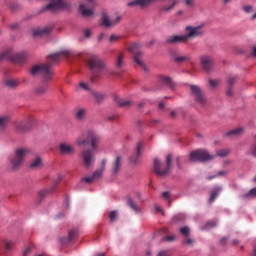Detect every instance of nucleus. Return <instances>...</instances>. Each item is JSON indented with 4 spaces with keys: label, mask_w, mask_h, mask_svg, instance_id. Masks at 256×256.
Returning <instances> with one entry per match:
<instances>
[{
    "label": "nucleus",
    "mask_w": 256,
    "mask_h": 256,
    "mask_svg": "<svg viewBox=\"0 0 256 256\" xmlns=\"http://www.w3.org/2000/svg\"><path fill=\"white\" fill-rule=\"evenodd\" d=\"M89 143L91 148L83 149L80 153L82 165H84L86 169H91V167L95 165L96 151L99 149V143H101V135L94 130H87L85 134H82L76 139L78 147L89 145Z\"/></svg>",
    "instance_id": "1"
},
{
    "label": "nucleus",
    "mask_w": 256,
    "mask_h": 256,
    "mask_svg": "<svg viewBox=\"0 0 256 256\" xmlns=\"http://www.w3.org/2000/svg\"><path fill=\"white\" fill-rule=\"evenodd\" d=\"M86 63L91 71V83H97V81L103 77V73H109V67H107V63H105V61H103V59L97 55L89 56L86 60Z\"/></svg>",
    "instance_id": "2"
},
{
    "label": "nucleus",
    "mask_w": 256,
    "mask_h": 256,
    "mask_svg": "<svg viewBox=\"0 0 256 256\" xmlns=\"http://www.w3.org/2000/svg\"><path fill=\"white\" fill-rule=\"evenodd\" d=\"M186 31H187L186 35L169 36L166 39V43H168V45H177V43H187L189 39H195L197 37H201L205 35V30L203 29V25L187 26Z\"/></svg>",
    "instance_id": "3"
},
{
    "label": "nucleus",
    "mask_w": 256,
    "mask_h": 256,
    "mask_svg": "<svg viewBox=\"0 0 256 256\" xmlns=\"http://www.w3.org/2000/svg\"><path fill=\"white\" fill-rule=\"evenodd\" d=\"M29 153H31V150L27 147H19L15 149L14 155L10 156L9 158L13 171H18V169H21Z\"/></svg>",
    "instance_id": "4"
},
{
    "label": "nucleus",
    "mask_w": 256,
    "mask_h": 256,
    "mask_svg": "<svg viewBox=\"0 0 256 256\" xmlns=\"http://www.w3.org/2000/svg\"><path fill=\"white\" fill-rule=\"evenodd\" d=\"M53 64L51 62L46 64L35 65L31 68L30 73L35 77V75H42L44 83H49L53 81Z\"/></svg>",
    "instance_id": "5"
},
{
    "label": "nucleus",
    "mask_w": 256,
    "mask_h": 256,
    "mask_svg": "<svg viewBox=\"0 0 256 256\" xmlns=\"http://www.w3.org/2000/svg\"><path fill=\"white\" fill-rule=\"evenodd\" d=\"M173 163V154H168L166 156V166L161 165L159 159H154V172L158 177H165L167 173L171 171V165Z\"/></svg>",
    "instance_id": "6"
},
{
    "label": "nucleus",
    "mask_w": 256,
    "mask_h": 256,
    "mask_svg": "<svg viewBox=\"0 0 256 256\" xmlns=\"http://www.w3.org/2000/svg\"><path fill=\"white\" fill-rule=\"evenodd\" d=\"M33 127H35V119L33 117H28L14 123V131L19 135L29 133Z\"/></svg>",
    "instance_id": "7"
},
{
    "label": "nucleus",
    "mask_w": 256,
    "mask_h": 256,
    "mask_svg": "<svg viewBox=\"0 0 256 256\" xmlns=\"http://www.w3.org/2000/svg\"><path fill=\"white\" fill-rule=\"evenodd\" d=\"M215 159V155L210 154L207 150H195L190 153V161L192 163H205L207 161H213Z\"/></svg>",
    "instance_id": "8"
},
{
    "label": "nucleus",
    "mask_w": 256,
    "mask_h": 256,
    "mask_svg": "<svg viewBox=\"0 0 256 256\" xmlns=\"http://www.w3.org/2000/svg\"><path fill=\"white\" fill-rule=\"evenodd\" d=\"M79 11L82 17L93 19L95 17V0H86L85 4H80Z\"/></svg>",
    "instance_id": "9"
},
{
    "label": "nucleus",
    "mask_w": 256,
    "mask_h": 256,
    "mask_svg": "<svg viewBox=\"0 0 256 256\" xmlns=\"http://www.w3.org/2000/svg\"><path fill=\"white\" fill-rule=\"evenodd\" d=\"M190 91L196 103L199 104L200 107H205L207 105L208 101L207 97H205V92H203L199 86L190 85Z\"/></svg>",
    "instance_id": "10"
},
{
    "label": "nucleus",
    "mask_w": 256,
    "mask_h": 256,
    "mask_svg": "<svg viewBox=\"0 0 256 256\" xmlns=\"http://www.w3.org/2000/svg\"><path fill=\"white\" fill-rule=\"evenodd\" d=\"M129 51L132 53L134 61L139 65V67H142L144 71H147V66H145V63L141 61V58L143 57V51H141V45L137 42L133 43Z\"/></svg>",
    "instance_id": "11"
},
{
    "label": "nucleus",
    "mask_w": 256,
    "mask_h": 256,
    "mask_svg": "<svg viewBox=\"0 0 256 256\" xmlns=\"http://www.w3.org/2000/svg\"><path fill=\"white\" fill-rule=\"evenodd\" d=\"M50 3L45 6L44 11H61L69 9V3L65 0H49Z\"/></svg>",
    "instance_id": "12"
},
{
    "label": "nucleus",
    "mask_w": 256,
    "mask_h": 256,
    "mask_svg": "<svg viewBox=\"0 0 256 256\" xmlns=\"http://www.w3.org/2000/svg\"><path fill=\"white\" fill-rule=\"evenodd\" d=\"M200 65L206 73H211L213 71V65H214V60L213 57L209 55H203L200 57Z\"/></svg>",
    "instance_id": "13"
},
{
    "label": "nucleus",
    "mask_w": 256,
    "mask_h": 256,
    "mask_svg": "<svg viewBox=\"0 0 256 256\" xmlns=\"http://www.w3.org/2000/svg\"><path fill=\"white\" fill-rule=\"evenodd\" d=\"M121 167H123V157L116 156L114 161L111 164V173L112 175H117L119 171H121Z\"/></svg>",
    "instance_id": "14"
},
{
    "label": "nucleus",
    "mask_w": 256,
    "mask_h": 256,
    "mask_svg": "<svg viewBox=\"0 0 256 256\" xmlns=\"http://www.w3.org/2000/svg\"><path fill=\"white\" fill-rule=\"evenodd\" d=\"M61 55H65V57H77V56L79 57L81 54H75L70 50H64L59 53L48 56V59H51L52 61L55 62L59 60V57H61Z\"/></svg>",
    "instance_id": "15"
},
{
    "label": "nucleus",
    "mask_w": 256,
    "mask_h": 256,
    "mask_svg": "<svg viewBox=\"0 0 256 256\" xmlns=\"http://www.w3.org/2000/svg\"><path fill=\"white\" fill-rule=\"evenodd\" d=\"M59 151H60L61 155H74L75 154V148L65 142H63L59 145Z\"/></svg>",
    "instance_id": "16"
},
{
    "label": "nucleus",
    "mask_w": 256,
    "mask_h": 256,
    "mask_svg": "<svg viewBox=\"0 0 256 256\" xmlns=\"http://www.w3.org/2000/svg\"><path fill=\"white\" fill-rule=\"evenodd\" d=\"M141 149H143V144L139 142L136 146V153L130 157V163L137 165L139 163V158L141 157Z\"/></svg>",
    "instance_id": "17"
},
{
    "label": "nucleus",
    "mask_w": 256,
    "mask_h": 256,
    "mask_svg": "<svg viewBox=\"0 0 256 256\" xmlns=\"http://www.w3.org/2000/svg\"><path fill=\"white\" fill-rule=\"evenodd\" d=\"M79 237V231L77 229H72L69 231L68 238H61L60 242L65 245L66 243H69L73 241L74 239H77Z\"/></svg>",
    "instance_id": "18"
},
{
    "label": "nucleus",
    "mask_w": 256,
    "mask_h": 256,
    "mask_svg": "<svg viewBox=\"0 0 256 256\" xmlns=\"http://www.w3.org/2000/svg\"><path fill=\"white\" fill-rule=\"evenodd\" d=\"M43 167V158L41 156H37L36 158L32 159L29 168L32 170L41 169Z\"/></svg>",
    "instance_id": "19"
},
{
    "label": "nucleus",
    "mask_w": 256,
    "mask_h": 256,
    "mask_svg": "<svg viewBox=\"0 0 256 256\" xmlns=\"http://www.w3.org/2000/svg\"><path fill=\"white\" fill-rule=\"evenodd\" d=\"M155 0H134L127 4L128 7H147L149 3H152Z\"/></svg>",
    "instance_id": "20"
},
{
    "label": "nucleus",
    "mask_w": 256,
    "mask_h": 256,
    "mask_svg": "<svg viewBox=\"0 0 256 256\" xmlns=\"http://www.w3.org/2000/svg\"><path fill=\"white\" fill-rule=\"evenodd\" d=\"M159 83L161 85H166L167 87H170V89H175V82H173V79H171V77L169 76H160Z\"/></svg>",
    "instance_id": "21"
},
{
    "label": "nucleus",
    "mask_w": 256,
    "mask_h": 256,
    "mask_svg": "<svg viewBox=\"0 0 256 256\" xmlns=\"http://www.w3.org/2000/svg\"><path fill=\"white\" fill-rule=\"evenodd\" d=\"M9 123H11V118H9V116L0 115V132L5 131Z\"/></svg>",
    "instance_id": "22"
},
{
    "label": "nucleus",
    "mask_w": 256,
    "mask_h": 256,
    "mask_svg": "<svg viewBox=\"0 0 256 256\" xmlns=\"http://www.w3.org/2000/svg\"><path fill=\"white\" fill-rule=\"evenodd\" d=\"M221 191H223V188H221L220 186L213 188L210 192L209 203H213V201H215V199L219 197Z\"/></svg>",
    "instance_id": "23"
},
{
    "label": "nucleus",
    "mask_w": 256,
    "mask_h": 256,
    "mask_svg": "<svg viewBox=\"0 0 256 256\" xmlns=\"http://www.w3.org/2000/svg\"><path fill=\"white\" fill-rule=\"evenodd\" d=\"M115 102L117 103L118 107H123L125 109H129V107H131V105H133V103L129 100H123L119 97L115 98Z\"/></svg>",
    "instance_id": "24"
},
{
    "label": "nucleus",
    "mask_w": 256,
    "mask_h": 256,
    "mask_svg": "<svg viewBox=\"0 0 256 256\" xmlns=\"http://www.w3.org/2000/svg\"><path fill=\"white\" fill-rule=\"evenodd\" d=\"M5 59L8 61H15V57L13 56L11 49L6 50L4 53L0 54V63L1 61H5Z\"/></svg>",
    "instance_id": "25"
},
{
    "label": "nucleus",
    "mask_w": 256,
    "mask_h": 256,
    "mask_svg": "<svg viewBox=\"0 0 256 256\" xmlns=\"http://www.w3.org/2000/svg\"><path fill=\"white\" fill-rule=\"evenodd\" d=\"M101 24L104 26V27H113L115 25V22L111 21L109 19V16H107V13H102V22Z\"/></svg>",
    "instance_id": "26"
},
{
    "label": "nucleus",
    "mask_w": 256,
    "mask_h": 256,
    "mask_svg": "<svg viewBox=\"0 0 256 256\" xmlns=\"http://www.w3.org/2000/svg\"><path fill=\"white\" fill-rule=\"evenodd\" d=\"M173 60L175 61V63H185L187 61H191V56H189V55H185V56L174 55Z\"/></svg>",
    "instance_id": "27"
},
{
    "label": "nucleus",
    "mask_w": 256,
    "mask_h": 256,
    "mask_svg": "<svg viewBox=\"0 0 256 256\" xmlns=\"http://www.w3.org/2000/svg\"><path fill=\"white\" fill-rule=\"evenodd\" d=\"M5 83L6 86L9 87V89H16V87H19V85H21V82L18 79H8Z\"/></svg>",
    "instance_id": "28"
},
{
    "label": "nucleus",
    "mask_w": 256,
    "mask_h": 256,
    "mask_svg": "<svg viewBox=\"0 0 256 256\" xmlns=\"http://www.w3.org/2000/svg\"><path fill=\"white\" fill-rule=\"evenodd\" d=\"M53 31V26L46 27L43 29L34 30V35H49Z\"/></svg>",
    "instance_id": "29"
},
{
    "label": "nucleus",
    "mask_w": 256,
    "mask_h": 256,
    "mask_svg": "<svg viewBox=\"0 0 256 256\" xmlns=\"http://www.w3.org/2000/svg\"><path fill=\"white\" fill-rule=\"evenodd\" d=\"M125 59V53L124 52H121L119 55H118V58H117V61H116V67L117 69H122L123 68V64H124V60Z\"/></svg>",
    "instance_id": "30"
},
{
    "label": "nucleus",
    "mask_w": 256,
    "mask_h": 256,
    "mask_svg": "<svg viewBox=\"0 0 256 256\" xmlns=\"http://www.w3.org/2000/svg\"><path fill=\"white\" fill-rule=\"evenodd\" d=\"M76 117L77 119H79V121L85 120V117H87V109L85 108L79 109L76 113Z\"/></svg>",
    "instance_id": "31"
},
{
    "label": "nucleus",
    "mask_w": 256,
    "mask_h": 256,
    "mask_svg": "<svg viewBox=\"0 0 256 256\" xmlns=\"http://www.w3.org/2000/svg\"><path fill=\"white\" fill-rule=\"evenodd\" d=\"M47 84L40 85L35 89L36 95H45L47 93Z\"/></svg>",
    "instance_id": "32"
},
{
    "label": "nucleus",
    "mask_w": 256,
    "mask_h": 256,
    "mask_svg": "<svg viewBox=\"0 0 256 256\" xmlns=\"http://www.w3.org/2000/svg\"><path fill=\"white\" fill-rule=\"evenodd\" d=\"M91 95L94 97V99H96V101L98 103H101V101H103V99H105V95H103L102 93H99L97 91L92 90Z\"/></svg>",
    "instance_id": "33"
},
{
    "label": "nucleus",
    "mask_w": 256,
    "mask_h": 256,
    "mask_svg": "<svg viewBox=\"0 0 256 256\" xmlns=\"http://www.w3.org/2000/svg\"><path fill=\"white\" fill-rule=\"evenodd\" d=\"M127 205L128 207H130V209H133V211H136V212L139 211V207H137V203L133 199L128 198Z\"/></svg>",
    "instance_id": "34"
},
{
    "label": "nucleus",
    "mask_w": 256,
    "mask_h": 256,
    "mask_svg": "<svg viewBox=\"0 0 256 256\" xmlns=\"http://www.w3.org/2000/svg\"><path fill=\"white\" fill-rule=\"evenodd\" d=\"M3 243H4L5 253L11 252V250L13 249V241L4 240Z\"/></svg>",
    "instance_id": "35"
},
{
    "label": "nucleus",
    "mask_w": 256,
    "mask_h": 256,
    "mask_svg": "<svg viewBox=\"0 0 256 256\" xmlns=\"http://www.w3.org/2000/svg\"><path fill=\"white\" fill-rule=\"evenodd\" d=\"M104 172H105V170H101V169L96 170L92 174V178L94 179V181H97V179H101V177H103Z\"/></svg>",
    "instance_id": "36"
},
{
    "label": "nucleus",
    "mask_w": 256,
    "mask_h": 256,
    "mask_svg": "<svg viewBox=\"0 0 256 256\" xmlns=\"http://www.w3.org/2000/svg\"><path fill=\"white\" fill-rule=\"evenodd\" d=\"M231 153V150L229 149H222V150H218L216 152L217 157H227V155H229Z\"/></svg>",
    "instance_id": "37"
},
{
    "label": "nucleus",
    "mask_w": 256,
    "mask_h": 256,
    "mask_svg": "<svg viewBox=\"0 0 256 256\" xmlns=\"http://www.w3.org/2000/svg\"><path fill=\"white\" fill-rule=\"evenodd\" d=\"M237 83V75H230L228 77V87H233Z\"/></svg>",
    "instance_id": "38"
},
{
    "label": "nucleus",
    "mask_w": 256,
    "mask_h": 256,
    "mask_svg": "<svg viewBox=\"0 0 256 256\" xmlns=\"http://www.w3.org/2000/svg\"><path fill=\"white\" fill-rule=\"evenodd\" d=\"M241 133H243V128H237L229 131L228 133H226V135L227 137H231V135H241Z\"/></svg>",
    "instance_id": "39"
},
{
    "label": "nucleus",
    "mask_w": 256,
    "mask_h": 256,
    "mask_svg": "<svg viewBox=\"0 0 256 256\" xmlns=\"http://www.w3.org/2000/svg\"><path fill=\"white\" fill-rule=\"evenodd\" d=\"M180 233H181V235H183V237H189V235L191 233V229H189L188 226L182 227V228H180Z\"/></svg>",
    "instance_id": "40"
},
{
    "label": "nucleus",
    "mask_w": 256,
    "mask_h": 256,
    "mask_svg": "<svg viewBox=\"0 0 256 256\" xmlns=\"http://www.w3.org/2000/svg\"><path fill=\"white\" fill-rule=\"evenodd\" d=\"M244 197H247L248 199H255V197H256V187L252 188L248 193L245 194Z\"/></svg>",
    "instance_id": "41"
},
{
    "label": "nucleus",
    "mask_w": 256,
    "mask_h": 256,
    "mask_svg": "<svg viewBox=\"0 0 256 256\" xmlns=\"http://www.w3.org/2000/svg\"><path fill=\"white\" fill-rule=\"evenodd\" d=\"M79 87H81V89H84V91H89L90 93L93 91V89H91V87H89V84H87L85 82H80Z\"/></svg>",
    "instance_id": "42"
},
{
    "label": "nucleus",
    "mask_w": 256,
    "mask_h": 256,
    "mask_svg": "<svg viewBox=\"0 0 256 256\" xmlns=\"http://www.w3.org/2000/svg\"><path fill=\"white\" fill-rule=\"evenodd\" d=\"M216 225H217L216 221H210L202 229L203 231H207V229H212V227H215Z\"/></svg>",
    "instance_id": "43"
},
{
    "label": "nucleus",
    "mask_w": 256,
    "mask_h": 256,
    "mask_svg": "<svg viewBox=\"0 0 256 256\" xmlns=\"http://www.w3.org/2000/svg\"><path fill=\"white\" fill-rule=\"evenodd\" d=\"M219 83H221L220 80H213V79L209 80V85L210 87H212V89H215L216 87H218Z\"/></svg>",
    "instance_id": "44"
},
{
    "label": "nucleus",
    "mask_w": 256,
    "mask_h": 256,
    "mask_svg": "<svg viewBox=\"0 0 256 256\" xmlns=\"http://www.w3.org/2000/svg\"><path fill=\"white\" fill-rule=\"evenodd\" d=\"M175 5H177V0H174L170 6H164L162 10L166 12L171 11Z\"/></svg>",
    "instance_id": "45"
},
{
    "label": "nucleus",
    "mask_w": 256,
    "mask_h": 256,
    "mask_svg": "<svg viewBox=\"0 0 256 256\" xmlns=\"http://www.w3.org/2000/svg\"><path fill=\"white\" fill-rule=\"evenodd\" d=\"M109 218H110V221H112V222L117 221V211L110 212Z\"/></svg>",
    "instance_id": "46"
},
{
    "label": "nucleus",
    "mask_w": 256,
    "mask_h": 256,
    "mask_svg": "<svg viewBox=\"0 0 256 256\" xmlns=\"http://www.w3.org/2000/svg\"><path fill=\"white\" fill-rule=\"evenodd\" d=\"M157 256H171V251L169 250H162L158 253Z\"/></svg>",
    "instance_id": "47"
},
{
    "label": "nucleus",
    "mask_w": 256,
    "mask_h": 256,
    "mask_svg": "<svg viewBox=\"0 0 256 256\" xmlns=\"http://www.w3.org/2000/svg\"><path fill=\"white\" fill-rule=\"evenodd\" d=\"M49 193V190H42L39 192L40 199L45 198V196Z\"/></svg>",
    "instance_id": "48"
},
{
    "label": "nucleus",
    "mask_w": 256,
    "mask_h": 256,
    "mask_svg": "<svg viewBox=\"0 0 256 256\" xmlns=\"http://www.w3.org/2000/svg\"><path fill=\"white\" fill-rule=\"evenodd\" d=\"M82 181H85V183H93V181H95V180H94L93 176H91V177L82 178Z\"/></svg>",
    "instance_id": "49"
},
{
    "label": "nucleus",
    "mask_w": 256,
    "mask_h": 256,
    "mask_svg": "<svg viewBox=\"0 0 256 256\" xmlns=\"http://www.w3.org/2000/svg\"><path fill=\"white\" fill-rule=\"evenodd\" d=\"M184 245H193V239L186 237V239L184 240Z\"/></svg>",
    "instance_id": "50"
},
{
    "label": "nucleus",
    "mask_w": 256,
    "mask_h": 256,
    "mask_svg": "<svg viewBox=\"0 0 256 256\" xmlns=\"http://www.w3.org/2000/svg\"><path fill=\"white\" fill-rule=\"evenodd\" d=\"M226 95H227L228 97H231V96L233 95V86H228Z\"/></svg>",
    "instance_id": "51"
},
{
    "label": "nucleus",
    "mask_w": 256,
    "mask_h": 256,
    "mask_svg": "<svg viewBox=\"0 0 256 256\" xmlns=\"http://www.w3.org/2000/svg\"><path fill=\"white\" fill-rule=\"evenodd\" d=\"M106 165H107V159L104 158V159H102L100 169H101L102 171H105Z\"/></svg>",
    "instance_id": "52"
},
{
    "label": "nucleus",
    "mask_w": 256,
    "mask_h": 256,
    "mask_svg": "<svg viewBox=\"0 0 256 256\" xmlns=\"http://www.w3.org/2000/svg\"><path fill=\"white\" fill-rule=\"evenodd\" d=\"M187 7H194L195 6V0H186Z\"/></svg>",
    "instance_id": "53"
},
{
    "label": "nucleus",
    "mask_w": 256,
    "mask_h": 256,
    "mask_svg": "<svg viewBox=\"0 0 256 256\" xmlns=\"http://www.w3.org/2000/svg\"><path fill=\"white\" fill-rule=\"evenodd\" d=\"M154 209H155V213H162L163 215V209L161 208V206L155 205Z\"/></svg>",
    "instance_id": "54"
},
{
    "label": "nucleus",
    "mask_w": 256,
    "mask_h": 256,
    "mask_svg": "<svg viewBox=\"0 0 256 256\" xmlns=\"http://www.w3.org/2000/svg\"><path fill=\"white\" fill-rule=\"evenodd\" d=\"M31 247H28V248H26L25 250H24V252H23V256H29V255H31Z\"/></svg>",
    "instance_id": "55"
},
{
    "label": "nucleus",
    "mask_w": 256,
    "mask_h": 256,
    "mask_svg": "<svg viewBox=\"0 0 256 256\" xmlns=\"http://www.w3.org/2000/svg\"><path fill=\"white\" fill-rule=\"evenodd\" d=\"M84 36L86 37V39H89L91 37V30L90 29L84 30Z\"/></svg>",
    "instance_id": "56"
},
{
    "label": "nucleus",
    "mask_w": 256,
    "mask_h": 256,
    "mask_svg": "<svg viewBox=\"0 0 256 256\" xmlns=\"http://www.w3.org/2000/svg\"><path fill=\"white\" fill-rule=\"evenodd\" d=\"M163 240L171 242V241H175V237L174 236H166L163 238Z\"/></svg>",
    "instance_id": "57"
},
{
    "label": "nucleus",
    "mask_w": 256,
    "mask_h": 256,
    "mask_svg": "<svg viewBox=\"0 0 256 256\" xmlns=\"http://www.w3.org/2000/svg\"><path fill=\"white\" fill-rule=\"evenodd\" d=\"M113 41H119V36L111 35L110 42L113 43Z\"/></svg>",
    "instance_id": "58"
},
{
    "label": "nucleus",
    "mask_w": 256,
    "mask_h": 256,
    "mask_svg": "<svg viewBox=\"0 0 256 256\" xmlns=\"http://www.w3.org/2000/svg\"><path fill=\"white\" fill-rule=\"evenodd\" d=\"M243 9L246 13H251V9H253V6H244Z\"/></svg>",
    "instance_id": "59"
},
{
    "label": "nucleus",
    "mask_w": 256,
    "mask_h": 256,
    "mask_svg": "<svg viewBox=\"0 0 256 256\" xmlns=\"http://www.w3.org/2000/svg\"><path fill=\"white\" fill-rule=\"evenodd\" d=\"M180 159H181V157L176 158L177 167H178V169H183V167L181 166Z\"/></svg>",
    "instance_id": "60"
},
{
    "label": "nucleus",
    "mask_w": 256,
    "mask_h": 256,
    "mask_svg": "<svg viewBox=\"0 0 256 256\" xmlns=\"http://www.w3.org/2000/svg\"><path fill=\"white\" fill-rule=\"evenodd\" d=\"M162 197H164V199H170L171 196H170L169 192L166 191V192L162 193Z\"/></svg>",
    "instance_id": "61"
},
{
    "label": "nucleus",
    "mask_w": 256,
    "mask_h": 256,
    "mask_svg": "<svg viewBox=\"0 0 256 256\" xmlns=\"http://www.w3.org/2000/svg\"><path fill=\"white\" fill-rule=\"evenodd\" d=\"M221 245H225L227 243V238L224 237L220 240Z\"/></svg>",
    "instance_id": "62"
},
{
    "label": "nucleus",
    "mask_w": 256,
    "mask_h": 256,
    "mask_svg": "<svg viewBox=\"0 0 256 256\" xmlns=\"http://www.w3.org/2000/svg\"><path fill=\"white\" fill-rule=\"evenodd\" d=\"M18 27H19V24L17 23L10 25V29H17Z\"/></svg>",
    "instance_id": "63"
},
{
    "label": "nucleus",
    "mask_w": 256,
    "mask_h": 256,
    "mask_svg": "<svg viewBox=\"0 0 256 256\" xmlns=\"http://www.w3.org/2000/svg\"><path fill=\"white\" fill-rule=\"evenodd\" d=\"M251 55L252 57H256V47H253Z\"/></svg>",
    "instance_id": "64"
}]
</instances>
